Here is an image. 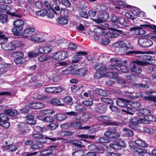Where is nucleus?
<instances>
[{
  "label": "nucleus",
  "mask_w": 156,
  "mask_h": 156,
  "mask_svg": "<svg viewBox=\"0 0 156 156\" xmlns=\"http://www.w3.org/2000/svg\"><path fill=\"white\" fill-rule=\"evenodd\" d=\"M19 41H15L9 43H4L2 44V47L3 49L5 50H14L16 48V44Z\"/></svg>",
  "instance_id": "10"
},
{
  "label": "nucleus",
  "mask_w": 156,
  "mask_h": 156,
  "mask_svg": "<svg viewBox=\"0 0 156 156\" xmlns=\"http://www.w3.org/2000/svg\"><path fill=\"white\" fill-rule=\"evenodd\" d=\"M39 156H55L53 153V151L50 149L43 150L41 152Z\"/></svg>",
  "instance_id": "22"
},
{
  "label": "nucleus",
  "mask_w": 156,
  "mask_h": 156,
  "mask_svg": "<svg viewBox=\"0 0 156 156\" xmlns=\"http://www.w3.org/2000/svg\"><path fill=\"white\" fill-rule=\"evenodd\" d=\"M118 17H117L114 15H112L111 16L110 20L111 22L112 23V26L114 28H117L118 26L117 25V21Z\"/></svg>",
  "instance_id": "25"
},
{
  "label": "nucleus",
  "mask_w": 156,
  "mask_h": 156,
  "mask_svg": "<svg viewBox=\"0 0 156 156\" xmlns=\"http://www.w3.org/2000/svg\"><path fill=\"white\" fill-rule=\"evenodd\" d=\"M136 144L138 146L143 147H147V144L145 141L140 138L137 139L135 140Z\"/></svg>",
  "instance_id": "31"
},
{
  "label": "nucleus",
  "mask_w": 156,
  "mask_h": 156,
  "mask_svg": "<svg viewBox=\"0 0 156 156\" xmlns=\"http://www.w3.org/2000/svg\"><path fill=\"white\" fill-rule=\"evenodd\" d=\"M96 91L98 94L101 96L107 97L108 96V93L106 90L98 89Z\"/></svg>",
  "instance_id": "42"
},
{
  "label": "nucleus",
  "mask_w": 156,
  "mask_h": 156,
  "mask_svg": "<svg viewBox=\"0 0 156 156\" xmlns=\"http://www.w3.org/2000/svg\"><path fill=\"white\" fill-rule=\"evenodd\" d=\"M68 56L67 52L65 51H60L55 53L52 56L53 58L58 60H63Z\"/></svg>",
  "instance_id": "9"
},
{
  "label": "nucleus",
  "mask_w": 156,
  "mask_h": 156,
  "mask_svg": "<svg viewBox=\"0 0 156 156\" xmlns=\"http://www.w3.org/2000/svg\"><path fill=\"white\" fill-rule=\"evenodd\" d=\"M111 64L108 66V69L111 70L116 69L118 73H126L128 70V67L127 66L122 65L121 63L119 60L114 58L110 59Z\"/></svg>",
  "instance_id": "1"
},
{
  "label": "nucleus",
  "mask_w": 156,
  "mask_h": 156,
  "mask_svg": "<svg viewBox=\"0 0 156 156\" xmlns=\"http://www.w3.org/2000/svg\"><path fill=\"white\" fill-rule=\"evenodd\" d=\"M8 117L6 114H0V122H5L8 120Z\"/></svg>",
  "instance_id": "58"
},
{
  "label": "nucleus",
  "mask_w": 156,
  "mask_h": 156,
  "mask_svg": "<svg viewBox=\"0 0 156 156\" xmlns=\"http://www.w3.org/2000/svg\"><path fill=\"white\" fill-rule=\"evenodd\" d=\"M41 119L44 122L49 123H51L54 121L53 117L51 116H47L43 119Z\"/></svg>",
  "instance_id": "44"
},
{
  "label": "nucleus",
  "mask_w": 156,
  "mask_h": 156,
  "mask_svg": "<svg viewBox=\"0 0 156 156\" xmlns=\"http://www.w3.org/2000/svg\"><path fill=\"white\" fill-rule=\"evenodd\" d=\"M138 42L140 46L144 48L149 47L153 44V42L151 40L146 38H140Z\"/></svg>",
  "instance_id": "11"
},
{
  "label": "nucleus",
  "mask_w": 156,
  "mask_h": 156,
  "mask_svg": "<svg viewBox=\"0 0 156 156\" xmlns=\"http://www.w3.org/2000/svg\"><path fill=\"white\" fill-rule=\"evenodd\" d=\"M118 71L117 72H109L108 73V75L110 76L111 78L117 79L119 76H118Z\"/></svg>",
  "instance_id": "47"
},
{
  "label": "nucleus",
  "mask_w": 156,
  "mask_h": 156,
  "mask_svg": "<svg viewBox=\"0 0 156 156\" xmlns=\"http://www.w3.org/2000/svg\"><path fill=\"white\" fill-rule=\"evenodd\" d=\"M128 44L124 43L123 41H119L115 43V45L116 47L119 48H124V50H127L129 48V43L127 42Z\"/></svg>",
  "instance_id": "19"
},
{
  "label": "nucleus",
  "mask_w": 156,
  "mask_h": 156,
  "mask_svg": "<svg viewBox=\"0 0 156 156\" xmlns=\"http://www.w3.org/2000/svg\"><path fill=\"white\" fill-rule=\"evenodd\" d=\"M101 100L102 101H103L105 103L109 104L112 105L114 103L112 99L108 98H101Z\"/></svg>",
  "instance_id": "63"
},
{
  "label": "nucleus",
  "mask_w": 156,
  "mask_h": 156,
  "mask_svg": "<svg viewBox=\"0 0 156 156\" xmlns=\"http://www.w3.org/2000/svg\"><path fill=\"white\" fill-rule=\"evenodd\" d=\"M63 101L66 104L71 106L73 103V99L72 97L69 96H67L63 98Z\"/></svg>",
  "instance_id": "35"
},
{
  "label": "nucleus",
  "mask_w": 156,
  "mask_h": 156,
  "mask_svg": "<svg viewBox=\"0 0 156 156\" xmlns=\"http://www.w3.org/2000/svg\"><path fill=\"white\" fill-rule=\"evenodd\" d=\"M124 33L122 30H115L114 31L108 33L105 35V37L111 38L113 37H117L119 36V34H123Z\"/></svg>",
  "instance_id": "13"
},
{
  "label": "nucleus",
  "mask_w": 156,
  "mask_h": 156,
  "mask_svg": "<svg viewBox=\"0 0 156 156\" xmlns=\"http://www.w3.org/2000/svg\"><path fill=\"white\" fill-rule=\"evenodd\" d=\"M144 99L149 101L156 102V96H145L144 97Z\"/></svg>",
  "instance_id": "60"
},
{
  "label": "nucleus",
  "mask_w": 156,
  "mask_h": 156,
  "mask_svg": "<svg viewBox=\"0 0 156 156\" xmlns=\"http://www.w3.org/2000/svg\"><path fill=\"white\" fill-rule=\"evenodd\" d=\"M132 87L134 89H138L139 88H148L149 86L147 85L142 83H133L132 84Z\"/></svg>",
  "instance_id": "23"
},
{
  "label": "nucleus",
  "mask_w": 156,
  "mask_h": 156,
  "mask_svg": "<svg viewBox=\"0 0 156 156\" xmlns=\"http://www.w3.org/2000/svg\"><path fill=\"white\" fill-rule=\"evenodd\" d=\"M94 68L97 70V71H104L107 70L108 68L106 66L102 63H97L94 66Z\"/></svg>",
  "instance_id": "21"
},
{
  "label": "nucleus",
  "mask_w": 156,
  "mask_h": 156,
  "mask_svg": "<svg viewBox=\"0 0 156 156\" xmlns=\"http://www.w3.org/2000/svg\"><path fill=\"white\" fill-rule=\"evenodd\" d=\"M130 122L133 125H136L139 123H147V121L143 120V118H141L138 120L135 119H132L130 120Z\"/></svg>",
  "instance_id": "30"
},
{
  "label": "nucleus",
  "mask_w": 156,
  "mask_h": 156,
  "mask_svg": "<svg viewBox=\"0 0 156 156\" xmlns=\"http://www.w3.org/2000/svg\"><path fill=\"white\" fill-rule=\"evenodd\" d=\"M8 16L5 14H0V22L3 23H6L8 21Z\"/></svg>",
  "instance_id": "40"
},
{
  "label": "nucleus",
  "mask_w": 156,
  "mask_h": 156,
  "mask_svg": "<svg viewBox=\"0 0 156 156\" xmlns=\"http://www.w3.org/2000/svg\"><path fill=\"white\" fill-rule=\"evenodd\" d=\"M127 54H134L135 55H138L143 54L144 52L139 51H127L126 52Z\"/></svg>",
  "instance_id": "59"
},
{
  "label": "nucleus",
  "mask_w": 156,
  "mask_h": 156,
  "mask_svg": "<svg viewBox=\"0 0 156 156\" xmlns=\"http://www.w3.org/2000/svg\"><path fill=\"white\" fill-rule=\"evenodd\" d=\"M115 143L116 144H118L120 149L121 147H124L126 146V144L122 140H116Z\"/></svg>",
  "instance_id": "52"
},
{
  "label": "nucleus",
  "mask_w": 156,
  "mask_h": 156,
  "mask_svg": "<svg viewBox=\"0 0 156 156\" xmlns=\"http://www.w3.org/2000/svg\"><path fill=\"white\" fill-rule=\"evenodd\" d=\"M58 134L62 136H71L73 134L72 132L68 131H60L57 132Z\"/></svg>",
  "instance_id": "34"
},
{
  "label": "nucleus",
  "mask_w": 156,
  "mask_h": 156,
  "mask_svg": "<svg viewBox=\"0 0 156 156\" xmlns=\"http://www.w3.org/2000/svg\"><path fill=\"white\" fill-rule=\"evenodd\" d=\"M41 112L44 115H47L53 114L55 113V112L50 109H44L42 110Z\"/></svg>",
  "instance_id": "56"
},
{
  "label": "nucleus",
  "mask_w": 156,
  "mask_h": 156,
  "mask_svg": "<svg viewBox=\"0 0 156 156\" xmlns=\"http://www.w3.org/2000/svg\"><path fill=\"white\" fill-rule=\"evenodd\" d=\"M13 55L15 58L14 61L16 64H22L25 62V60L23 58L24 54L22 52L15 51L13 52Z\"/></svg>",
  "instance_id": "6"
},
{
  "label": "nucleus",
  "mask_w": 156,
  "mask_h": 156,
  "mask_svg": "<svg viewBox=\"0 0 156 156\" xmlns=\"http://www.w3.org/2000/svg\"><path fill=\"white\" fill-rule=\"evenodd\" d=\"M107 105L102 103H98L94 105L95 111L100 113L104 114L107 110Z\"/></svg>",
  "instance_id": "8"
},
{
  "label": "nucleus",
  "mask_w": 156,
  "mask_h": 156,
  "mask_svg": "<svg viewBox=\"0 0 156 156\" xmlns=\"http://www.w3.org/2000/svg\"><path fill=\"white\" fill-rule=\"evenodd\" d=\"M8 40L7 37H5L4 35H0V44H4V43H5Z\"/></svg>",
  "instance_id": "62"
},
{
  "label": "nucleus",
  "mask_w": 156,
  "mask_h": 156,
  "mask_svg": "<svg viewBox=\"0 0 156 156\" xmlns=\"http://www.w3.org/2000/svg\"><path fill=\"white\" fill-rule=\"evenodd\" d=\"M57 21L59 24L63 25L67 24L68 22V21L66 18L62 16L59 17L58 18Z\"/></svg>",
  "instance_id": "38"
},
{
  "label": "nucleus",
  "mask_w": 156,
  "mask_h": 156,
  "mask_svg": "<svg viewBox=\"0 0 156 156\" xmlns=\"http://www.w3.org/2000/svg\"><path fill=\"white\" fill-rule=\"evenodd\" d=\"M103 71H96L94 75V77L97 79H99L103 77L105 74L102 73Z\"/></svg>",
  "instance_id": "45"
},
{
  "label": "nucleus",
  "mask_w": 156,
  "mask_h": 156,
  "mask_svg": "<svg viewBox=\"0 0 156 156\" xmlns=\"http://www.w3.org/2000/svg\"><path fill=\"white\" fill-rule=\"evenodd\" d=\"M75 110L77 111H84L85 109L83 105L82 104H77L75 106Z\"/></svg>",
  "instance_id": "49"
},
{
  "label": "nucleus",
  "mask_w": 156,
  "mask_h": 156,
  "mask_svg": "<svg viewBox=\"0 0 156 156\" xmlns=\"http://www.w3.org/2000/svg\"><path fill=\"white\" fill-rule=\"evenodd\" d=\"M50 102L52 104L56 105H63L61 104L60 100L56 98L52 99L50 100Z\"/></svg>",
  "instance_id": "43"
},
{
  "label": "nucleus",
  "mask_w": 156,
  "mask_h": 156,
  "mask_svg": "<svg viewBox=\"0 0 156 156\" xmlns=\"http://www.w3.org/2000/svg\"><path fill=\"white\" fill-rule=\"evenodd\" d=\"M71 126L80 129L87 130L90 128V126H86L82 127L81 123H71Z\"/></svg>",
  "instance_id": "24"
},
{
  "label": "nucleus",
  "mask_w": 156,
  "mask_h": 156,
  "mask_svg": "<svg viewBox=\"0 0 156 156\" xmlns=\"http://www.w3.org/2000/svg\"><path fill=\"white\" fill-rule=\"evenodd\" d=\"M26 122L31 125H35L36 124V122L34 119V116L32 115H28L26 116Z\"/></svg>",
  "instance_id": "29"
},
{
  "label": "nucleus",
  "mask_w": 156,
  "mask_h": 156,
  "mask_svg": "<svg viewBox=\"0 0 156 156\" xmlns=\"http://www.w3.org/2000/svg\"><path fill=\"white\" fill-rule=\"evenodd\" d=\"M115 102L118 106L124 108L127 105V100L123 98H118L116 100Z\"/></svg>",
  "instance_id": "17"
},
{
  "label": "nucleus",
  "mask_w": 156,
  "mask_h": 156,
  "mask_svg": "<svg viewBox=\"0 0 156 156\" xmlns=\"http://www.w3.org/2000/svg\"><path fill=\"white\" fill-rule=\"evenodd\" d=\"M123 131L125 132V134L128 136H132L133 135V133L131 130L126 129L124 128L123 129Z\"/></svg>",
  "instance_id": "64"
},
{
  "label": "nucleus",
  "mask_w": 156,
  "mask_h": 156,
  "mask_svg": "<svg viewBox=\"0 0 156 156\" xmlns=\"http://www.w3.org/2000/svg\"><path fill=\"white\" fill-rule=\"evenodd\" d=\"M88 71V69L86 68H82L77 70H75L73 69L70 71L71 74L77 75L80 77H82L85 76Z\"/></svg>",
  "instance_id": "7"
},
{
  "label": "nucleus",
  "mask_w": 156,
  "mask_h": 156,
  "mask_svg": "<svg viewBox=\"0 0 156 156\" xmlns=\"http://www.w3.org/2000/svg\"><path fill=\"white\" fill-rule=\"evenodd\" d=\"M147 64L148 63L146 62L137 60L133 61L130 63L131 70L132 72H134L136 73H140L142 72V70L139 65L146 66Z\"/></svg>",
  "instance_id": "2"
},
{
  "label": "nucleus",
  "mask_w": 156,
  "mask_h": 156,
  "mask_svg": "<svg viewBox=\"0 0 156 156\" xmlns=\"http://www.w3.org/2000/svg\"><path fill=\"white\" fill-rule=\"evenodd\" d=\"M7 148L12 152L15 151L17 150V147L16 145L13 144H9L7 146Z\"/></svg>",
  "instance_id": "54"
},
{
  "label": "nucleus",
  "mask_w": 156,
  "mask_h": 156,
  "mask_svg": "<svg viewBox=\"0 0 156 156\" xmlns=\"http://www.w3.org/2000/svg\"><path fill=\"white\" fill-rule=\"evenodd\" d=\"M4 113L11 116H15L18 114L17 111L15 109H9L5 110L4 111Z\"/></svg>",
  "instance_id": "33"
},
{
  "label": "nucleus",
  "mask_w": 156,
  "mask_h": 156,
  "mask_svg": "<svg viewBox=\"0 0 156 156\" xmlns=\"http://www.w3.org/2000/svg\"><path fill=\"white\" fill-rule=\"evenodd\" d=\"M110 139L107 137H102L98 139V141L101 143H107L109 142Z\"/></svg>",
  "instance_id": "61"
},
{
  "label": "nucleus",
  "mask_w": 156,
  "mask_h": 156,
  "mask_svg": "<svg viewBox=\"0 0 156 156\" xmlns=\"http://www.w3.org/2000/svg\"><path fill=\"white\" fill-rule=\"evenodd\" d=\"M133 109L131 107H128L127 106L125 107L124 109H122V110L123 112H126V113L130 115H133L134 111L133 110Z\"/></svg>",
  "instance_id": "39"
},
{
  "label": "nucleus",
  "mask_w": 156,
  "mask_h": 156,
  "mask_svg": "<svg viewBox=\"0 0 156 156\" xmlns=\"http://www.w3.org/2000/svg\"><path fill=\"white\" fill-rule=\"evenodd\" d=\"M17 126L20 129L19 133L20 134H25L26 133V129L27 126L25 124L21 123V124H18Z\"/></svg>",
  "instance_id": "26"
},
{
  "label": "nucleus",
  "mask_w": 156,
  "mask_h": 156,
  "mask_svg": "<svg viewBox=\"0 0 156 156\" xmlns=\"http://www.w3.org/2000/svg\"><path fill=\"white\" fill-rule=\"evenodd\" d=\"M44 147V145L41 143H38L35 144L31 145V148L34 150L37 149H40Z\"/></svg>",
  "instance_id": "48"
},
{
  "label": "nucleus",
  "mask_w": 156,
  "mask_h": 156,
  "mask_svg": "<svg viewBox=\"0 0 156 156\" xmlns=\"http://www.w3.org/2000/svg\"><path fill=\"white\" fill-rule=\"evenodd\" d=\"M58 125L56 123H52L48 125V128L50 130H54L57 128Z\"/></svg>",
  "instance_id": "55"
},
{
  "label": "nucleus",
  "mask_w": 156,
  "mask_h": 156,
  "mask_svg": "<svg viewBox=\"0 0 156 156\" xmlns=\"http://www.w3.org/2000/svg\"><path fill=\"white\" fill-rule=\"evenodd\" d=\"M109 17V15L108 13H105L101 14L98 19H94V20L97 23L106 27H108V24H105V22Z\"/></svg>",
  "instance_id": "5"
},
{
  "label": "nucleus",
  "mask_w": 156,
  "mask_h": 156,
  "mask_svg": "<svg viewBox=\"0 0 156 156\" xmlns=\"http://www.w3.org/2000/svg\"><path fill=\"white\" fill-rule=\"evenodd\" d=\"M84 151L83 150H79L72 153L73 156H84Z\"/></svg>",
  "instance_id": "50"
},
{
  "label": "nucleus",
  "mask_w": 156,
  "mask_h": 156,
  "mask_svg": "<svg viewBox=\"0 0 156 156\" xmlns=\"http://www.w3.org/2000/svg\"><path fill=\"white\" fill-rule=\"evenodd\" d=\"M132 12L135 16L139 17L141 16L140 14L144 15V13L143 12H140V11L139 9H133L132 11Z\"/></svg>",
  "instance_id": "46"
},
{
  "label": "nucleus",
  "mask_w": 156,
  "mask_h": 156,
  "mask_svg": "<svg viewBox=\"0 0 156 156\" xmlns=\"http://www.w3.org/2000/svg\"><path fill=\"white\" fill-rule=\"evenodd\" d=\"M115 143L116 144H118L120 149L121 147H124L126 146V144L122 140H116Z\"/></svg>",
  "instance_id": "51"
},
{
  "label": "nucleus",
  "mask_w": 156,
  "mask_h": 156,
  "mask_svg": "<svg viewBox=\"0 0 156 156\" xmlns=\"http://www.w3.org/2000/svg\"><path fill=\"white\" fill-rule=\"evenodd\" d=\"M54 117L56 120L62 121L66 118V115L65 114H58L54 115Z\"/></svg>",
  "instance_id": "37"
},
{
  "label": "nucleus",
  "mask_w": 156,
  "mask_h": 156,
  "mask_svg": "<svg viewBox=\"0 0 156 156\" xmlns=\"http://www.w3.org/2000/svg\"><path fill=\"white\" fill-rule=\"evenodd\" d=\"M25 21L21 19H18L13 21L14 28L12 29L13 33H16L22 30L23 29V25L25 24Z\"/></svg>",
  "instance_id": "3"
},
{
  "label": "nucleus",
  "mask_w": 156,
  "mask_h": 156,
  "mask_svg": "<svg viewBox=\"0 0 156 156\" xmlns=\"http://www.w3.org/2000/svg\"><path fill=\"white\" fill-rule=\"evenodd\" d=\"M72 144L77 147H84L82 142L80 140H75L72 142Z\"/></svg>",
  "instance_id": "53"
},
{
  "label": "nucleus",
  "mask_w": 156,
  "mask_h": 156,
  "mask_svg": "<svg viewBox=\"0 0 156 156\" xmlns=\"http://www.w3.org/2000/svg\"><path fill=\"white\" fill-rule=\"evenodd\" d=\"M33 139L39 143H45L46 142L47 140L44 137L43 134L40 133L34 134L32 136Z\"/></svg>",
  "instance_id": "14"
},
{
  "label": "nucleus",
  "mask_w": 156,
  "mask_h": 156,
  "mask_svg": "<svg viewBox=\"0 0 156 156\" xmlns=\"http://www.w3.org/2000/svg\"><path fill=\"white\" fill-rule=\"evenodd\" d=\"M49 58V56L47 55H43L38 57V59L40 62L46 61Z\"/></svg>",
  "instance_id": "57"
},
{
  "label": "nucleus",
  "mask_w": 156,
  "mask_h": 156,
  "mask_svg": "<svg viewBox=\"0 0 156 156\" xmlns=\"http://www.w3.org/2000/svg\"><path fill=\"white\" fill-rule=\"evenodd\" d=\"M118 23L125 27L127 26L128 25V23L127 22L126 20L121 16L118 17V19L117 21Z\"/></svg>",
  "instance_id": "36"
},
{
  "label": "nucleus",
  "mask_w": 156,
  "mask_h": 156,
  "mask_svg": "<svg viewBox=\"0 0 156 156\" xmlns=\"http://www.w3.org/2000/svg\"><path fill=\"white\" fill-rule=\"evenodd\" d=\"M151 112L150 110L147 109L142 108L139 110V114L143 116L144 118L149 114H151Z\"/></svg>",
  "instance_id": "32"
},
{
  "label": "nucleus",
  "mask_w": 156,
  "mask_h": 156,
  "mask_svg": "<svg viewBox=\"0 0 156 156\" xmlns=\"http://www.w3.org/2000/svg\"><path fill=\"white\" fill-rule=\"evenodd\" d=\"M44 106V104L40 102H34L29 105V107L32 109H40Z\"/></svg>",
  "instance_id": "18"
},
{
  "label": "nucleus",
  "mask_w": 156,
  "mask_h": 156,
  "mask_svg": "<svg viewBox=\"0 0 156 156\" xmlns=\"http://www.w3.org/2000/svg\"><path fill=\"white\" fill-rule=\"evenodd\" d=\"M144 120L147 121V123H143L144 124H148L149 123V121L155 122L156 121V117L152 114L151 112V114H149L147 116L144 117V118L143 119Z\"/></svg>",
  "instance_id": "20"
},
{
  "label": "nucleus",
  "mask_w": 156,
  "mask_h": 156,
  "mask_svg": "<svg viewBox=\"0 0 156 156\" xmlns=\"http://www.w3.org/2000/svg\"><path fill=\"white\" fill-rule=\"evenodd\" d=\"M87 54V52L85 51H80L77 52L76 54L75 55V58L72 60V63H78L79 61V59L82 58V56H84Z\"/></svg>",
  "instance_id": "16"
},
{
  "label": "nucleus",
  "mask_w": 156,
  "mask_h": 156,
  "mask_svg": "<svg viewBox=\"0 0 156 156\" xmlns=\"http://www.w3.org/2000/svg\"><path fill=\"white\" fill-rule=\"evenodd\" d=\"M132 148L133 151L137 152L139 156H152L151 154L147 152L146 150L143 148L137 147Z\"/></svg>",
  "instance_id": "12"
},
{
  "label": "nucleus",
  "mask_w": 156,
  "mask_h": 156,
  "mask_svg": "<svg viewBox=\"0 0 156 156\" xmlns=\"http://www.w3.org/2000/svg\"><path fill=\"white\" fill-rule=\"evenodd\" d=\"M99 118L102 119L103 122L107 124L108 125H117L118 124V123L115 122H110L111 121L112 119L109 116H100Z\"/></svg>",
  "instance_id": "15"
},
{
  "label": "nucleus",
  "mask_w": 156,
  "mask_h": 156,
  "mask_svg": "<svg viewBox=\"0 0 156 156\" xmlns=\"http://www.w3.org/2000/svg\"><path fill=\"white\" fill-rule=\"evenodd\" d=\"M35 31V29L33 27H31L29 26H27L23 30L24 34H31Z\"/></svg>",
  "instance_id": "27"
},
{
  "label": "nucleus",
  "mask_w": 156,
  "mask_h": 156,
  "mask_svg": "<svg viewBox=\"0 0 156 156\" xmlns=\"http://www.w3.org/2000/svg\"><path fill=\"white\" fill-rule=\"evenodd\" d=\"M104 135L107 137L112 138H117L120 136V134L117 132L115 128L113 127L108 128V131L104 133Z\"/></svg>",
  "instance_id": "4"
},
{
  "label": "nucleus",
  "mask_w": 156,
  "mask_h": 156,
  "mask_svg": "<svg viewBox=\"0 0 156 156\" xmlns=\"http://www.w3.org/2000/svg\"><path fill=\"white\" fill-rule=\"evenodd\" d=\"M46 12L48 18L51 19L54 17L55 12L53 9H48V10L46 11Z\"/></svg>",
  "instance_id": "41"
},
{
  "label": "nucleus",
  "mask_w": 156,
  "mask_h": 156,
  "mask_svg": "<svg viewBox=\"0 0 156 156\" xmlns=\"http://www.w3.org/2000/svg\"><path fill=\"white\" fill-rule=\"evenodd\" d=\"M94 32L95 35V37H98V40L99 37L101 35H104L103 37H105L104 35L105 34H104V31L101 29L96 28L94 29Z\"/></svg>",
  "instance_id": "28"
}]
</instances>
